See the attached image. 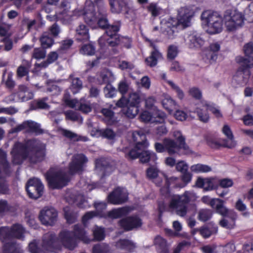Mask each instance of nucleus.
Segmentation results:
<instances>
[{"instance_id":"obj_1","label":"nucleus","mask_w":253,"mask_h":253,"mask_svg":"<svg viewBox=\"0 0 253 253\" xmlns=\"http://www.w3.org/2000/svg\"><path fill=\"white\" fill-rule=\"evenodd\" d=\"M79 241L88 243L91 240L81 225H75L73 232L63 230L60 233L58 238L55 237L54 233L45 234L40 247H38L37 242L34 240L29 244V249L31 253H48L54 252L55 247L61 243L65 248L72 250L77 246Z\"/></svg>"},{"instance_id":"obj_2","label":"nucleus","mask_w":253,"mask_h":253,"mask_svg":"<svg viewBox=\"0 0 253 253\" xmlns=\"http://www.w3.org/2000/svg\"><path fill=\"white\" fill-rule=\"evenodd\" d=\"M87 161V158L84 154H77L72 158L68 174L62 168H51L45 175L49 186L53 189H59L66 186L70 180L69 175L81 172Z\"/></svg>"},{"instance_id":"obj_3","label":"nucleus","mask_w":253,"mask_h":253,"mask_svg":"<svg viewBox=\"0 0 253 253\" xmlns=\"http://www.w3.org/2000/svg\"><path fill=\"white\" fill-rule=\"evenodd\" d=\"M44 145L38 140H28L25 144L16 142L11 152L12 162L15 165H19L26 158L32 163L40 161L44 156Z\"/></svg>"},{"instance_id":"obj_4","label":"nucleus","mask_w":253,"mask_h":253,"mask_svg":"<svg viewBox=\"0 0 253 253\" xmlns=\"http://www.w3.org/2000/svg\"><path fill=\"white\" fill-rule=\"evenodd\" d=\"M135 146L131 149L127 155V157L134 159L139 157L142 163H147L149 161L155 162L157 156L155 153L145 149L149 146L145 134L142 131H134L131 134Z\"/></svg>"},{"instance_id":"obj_5","label":"nucleus","mask_w":253,"mask_h":253,"mask_svg":"<svg viewBox=\"0 0 253 253\" xmlns=\"http://www.w3.org/2000/svg\"><path fill=\"white\" fill-rule=\"evenodd\" d=\"M98 26L102 28H106V33L101 36L98 40V42L101 47L109 45L114 46L120 42L119 36L117 32L120 28V23L119 22L114 25H109L107 20L105 18L97 19Z\"/></svg>"},{"instance_id":"obj_6","label":"nucleus","mask_w":253,"mask_h":253,"mask_svg":"<svg viewBox=\"0 0 253 253\" xmlns=\"http://www.w3.org/2000/svg\"><path fill=\"white\" fill-rule=\"evenodd\" d=\"M198 197L192 191H186L182 195H174L172 196L169 207L176 213L181 216H185L187 213L186 204L196 201Z\"/></svg>"},{"instance_id":"obj_7","label":"nucleus","mask_w":253,"mask_h":253,"mask_svg":"<svg viewBox=\"0 0 253 253\" xmlns=\"http://www.w3.org/2000/svg\"><path fill=\"white\" fill-rule=\"evenodd\" d=\"M201 19L203 23L207 26L206 31L208 33L215 34L222 31L223 19L217 12L205 11L201 15Z\"/></svg>"},{"instance_id":"obj_8","label":"nucleus","mask_w":253,"mask_h":253,"mask_svg":"<svg viewBox=\"0 0 253 253\" xmlns=\"http://www.w3.org/2000/svg\"><path fill=\"white\" fill-rule=\"evenodd\" d=\"M194 15V11L191 7H185L181 8L178 11L177 22L173 25L172 27L169 26V23H168L167 33L169 39L173 38V34L177 26H181L183 28H186L190 25L191 18Z\"/></svg>"},{"instance_id":"obj_9","label":"nucleus","mask_w":253,"mask_h":253,"mask_svg":"<svg viewBox=\"0 0 253 253\" xmlns=\"http://www.w3.org/2000/svg\"><path fill=\"white\" fill-rule=\"evenodd\" d=\"M244 20V14L236 9L227 10L223 17V22L228 31H234L242 27Z\"/></svg>"},{"instance_id":"obj_10","label":"nucleus","mask_w":253,"mask_h":253,"mask_svg":"<svg viewBox=\"0 0 253 253\" xmlns=\"http://www.w3.org/2000/svg\"><path fill=\"white\" fill-rule=\"evenodd\" d=\"M43 190V185L38 178H32L27 183L26 190L31 198L37 199L41 197Z\"/></svg>"},{"instance_id":"obj_11","label":"nucleus","mask_w":253,"mask_h":253,"mask_svg":"<svg viewBox=\"0 0 253 253\" xmlns=\"http://www.w3.org/2000/svg\"><path fill=\"white\" fill-rule=\"evenodd\" d=\"M70 94L66 92L63 98V100L69 107L79 110L84 113H87L91 111V108L89 104L85 103L84 98L80 101L77 99H71Z\"/></svg>"},{"instance_id":"obj_12","label":"nucleus","mask_w":253,"mask_h":253,"mask_svg":"<svg viewBox=\"0 0 253 253\" xmlns=\"http://www.w3.org/2000/svg\"><path fill=\"white\" fill-rule=\"evenodd\" d=\"M80 15H83L85 21L91 26H93L97 21V17L94 11L93 3L90 1H86L84 7L79 11Z\"/></svg>"},{"instance_id":"obj_13","label":"nucleus","mask_w":253,"mask_h":253,"mask_svg":"<svg viewBox=\"0 0 253 253\" xmlns=\"http://www.w3.org/2000/svg\"><path fill=\"white\" fill-rule=\"evenodd\" d=\"M245 57L241 56L236 58L237 62L240 64L241 66L246 68H252L253 67V44L249 43L246 44L244 47Z\"/></svg>"},{"instance_id":"obj_14","label":"nucleus","mask_w":253,"mask_h":253,"mask_svg":"<svg viewBox=\"0 0 253 253\" xmlns=\"http://www.w3.org/2000/svg\"><path fill=\"white\" fill-rule=\"evenodd\" d=\"M128 193L125 188L118 187L108 196V202L113 205H120L127 200Z\"/></svg>"},{"instance_id":"obj_15","label":"nucleus","mask_w":253,"mask_h":253,"mask_svg":"<svg viewBox=\"0 0 253 253\" xmlns=\"http://www.w3.org/2000/svg\"><path fill=\"white\" fill-rule=\"evenodd\" d=\"M57 217V211L53 208H45L40 212L39 218L44 225H52Z\"/></svg>"},{"instance_id":"obj_16","label":"nucleus","mask_w":253,"mask_h":253,"mask_svg":"<svg viewBox=\"0 0 253 253\" xmlns=\"http://www.w3.org/2000/svg\"><path fill=\"white\" fill-rule=\"evenodd\" d=\"M24 130L27 132H34L37 134L42 132L40 125L33 121H27L18 125L12 129V132H17Z\"/></svg>"},{"instance_id":"obj_17","label":"nucleus","mask_w":253,"mask_h":253,"mask_svg":"<svg viewBox=\"0 0 253 253\" xmlns=\"http://www.w3.org/2000/svg\"><path fill=\"white\" fill-rule=\"evenodd\" d=\"M94 207L96 211H91L86 212L82 218L84 223H85L88 220L98 215L102 217H106L107 213L103 212V211L106 208V204L103 202L95 203Z\"/></svg>"},{"instance_id":"obj_18","label":"nucleus","mask_w":253,"mask_h":253,"mask_svg":"<svg viewBox=\"0 0 253 253\" xmlns=\"http://www.w3.org/2000/svg\"><path fill=\"white\" fill-rule=\"evenodd\" d=\"M218 183V180L214 177L203 178L199 177L196 181V186L202 188L205 191H211L215 188Z\"/></svg>"},{"instance_id":"obj_19","label":"nucleus","mask_w":253,"mask_h":253,"mask_svg":"<svg viewBox=\"0 0 253 253\" xmlns=\"http://www.w3.org/2000/svg\"><path fill=\"white\" fill-rule=\"evenodd\" d=\"M211 206L215 209L217 213L222 216H230L234 215L235 216L236 213L229 210L223 205V201L219 199L214 198L211 203Z\"/></svg>"},{"instance_id":"obj_20","label":"nucleus","mask_w":253,"mask_h":253,"mask_svg":"<svg viewBox=\"0 0 253 253\" xmlns=\"http://www.w3.org/2000/svg\"><path fill=\"white\" fill-rule=\"evenodd\" d=\"M141 220L137 216H129L120 221V226L126 230H130L141 225Z\"/></svg>"},{"instance_id":"obj_21","label":"nucleus","mask_w":253,"mask_h":253,"mask_svg":"<svg viewBox=\"0 0 253 253\" xmlns=\"http://www.w3.org/2000/svg\"><path fill=\"white\" fill-rule=\"evenodd\" d=\"M150 46L152 47L153 50L152 51L151 55L145 59L147 65L150 67H154L157 64L159 60L162 59L163 56L161 53L158 50L157 46L152 41L148 40Z\"/></svg>"},{"instance_id":"obj_22","label":"nucleus","mask_w":253,"mask_h":253,"mask_svg":"<svg viewBox=\"0 0 253 253\" xmlns=\"http://www.w3.org/2000/svg\"><path fill=\"white\" fill-rule=\"evenodd\" d=\"M209 106V103L207 101L202 100L195 111L199 120L203 123H207L209 120L210 118L208 113Z\"/></svg>"},{"instance_id":"obj_23","label":"nucleus","mask_w":253,"mask_h":253,"mask_svg":"<svg viewBox=\"0 0 253 253\" xmlns=\"http://www.w3.org/2000/svg\"><path fill=\"white\" fill-rule=\"evenodd\" d=\"M164 145L165 146L166 151L169 155L179 154L180 150L183 149V145L181 143H176L173 140L169 138L164 139Z\"/></svg>"},{"instance_id":"obj_24","label":"nucleus","mask_w":253,"mask_h":253,"mask_svg":"<svg viewBox=\"0 0 253 253\" xmlns=\"http://www.w3.org/2000/svg\"><path fill=\"white\" fill-rule=\"evenodd\" d=\"M241 69H239L234 77V80L238 82L239 84H246L249 79L250 76V72L248 69L249 68L244 67L241 66Z\"/></svg>"},{"instance_id":"obj_25","label":"nucleus","mask_w":253,"mask_h":253,"mask_svg":"<svg viewBox=\"0 0 253 253\" xmlns=\"http://www.w3.org/2000/svg\"><path fill=\"white\" fill-rule=\"evenodd\" d=\"M222 132L228 139L224 142V146L228 148L235 147L236 142L234 139V135L230 127L228 125L225 124L222 128Z\"/></svg>"},{"instance_id":"obj_26","label":"nucleus","mask_w":253,"mask_h":253,"mask_svg":"<svg viewBox=\"0 0 253 253\" xmlns=\"http://www.w3.org/2000/svg\"><path fill=\"white\" fill-rule=\"evenodd\" d=\"M111 10L113 13H120L124 10L128 13V6L123 0H109Z\"/></svg>"},{"instance_id":"obj_27","label":"nucleus","mask_w":253,"mask_h":253,"mask_svg":"<svg viewBox=\"0 0 253 253\" xmlns=\"http://www.w3.org/2000/svg\"><path fill=\"white\" fill-rule=\"evenodd\" d=\"M12 238V236L11 234V229L10 228L7 226H3L0 228V240L4 243H5L3 246V250L4 253H7V252L10 250V249H8V243L7 242L10 241Z\"/></svg>"},{"instance_id":"obj_28","label":"nucleus","mask_w":253,"mask_h":253,"mask_svg":"<svg viewBox=\"0 0 253 253\" xmlns=\"http://www.w3.org/2000/svg\"><path fill=\"white\" fill-rule=\"evenodd\" d=\"M187 44L191 48H198L204 43V40L198 34L193 33L190 34L186 40Z\"/></svg>"},{"instance_id":"obj_29","label":"nucleus","mask_w":253,"mask_h":253,"mask_svg":"<svg viewBox=\"0 0 253 253\" xmlns=\"http://www.w3.org/2000/svg\"><path fill=\"white\" fill-rule=\"evenodd\" d=\"M132 209L128 207L115 209L107 213L106 217L118 218L128 214Z\"/></svg>"},{"instance_id":"obj_30","label":"nucleus","mask_w":253,"mask_h":253,"mask_svg":"<svg viewBox=\"0 0 253 253\" xmlns=\"http://www.w3.org/2000/svg\"><path fill=\"white\" fill-rule=\"evenodd\" d=\"M76 39L81 42L87 41L89 39L88 29L84 25H80L76 29Z\"/></svg>"},{"instance_id":"obj_31","label":"nucleus","mask_w":253,"mask_h":253,"mask_svg":"<svg viewBox=\"0 0 253 253\" xmlns=\"http://www.w3.org/2000/svg\"><path fill=\"white\" fill-rule=\"evenodd\" d=\"M147 176L149 179L153 180L157 185L161 186L163 177L162 175L161 176L160 175L157 168L154 167L149 168L147 170Z\"/></svg>"},{"instance_id":"obj_32","label":"nucleus","mask_w":253,"mask_h":253,"mask_svg":"<svg viewBox=\"0 0 253 253\" xmlns=\"http://www.w3.org/2000/svg\"><path fill=\"white\" fill-rule=\"evenodd\" d=\"M11 234L12 238L23 240L26 230L20 224H14L11 227Z\"/></svg>"},{"instance_id":"obj_33","label":"nucleus","mask_w":253,"mask_h":253,"mask_svg":"<svg viewBox=\"0 0 253 253\" xmlns=\"http://www.w3.org/2000/svg\"><path fill=\"white\" fill-rule=\"evenodd\" d=\"M116 248L120 250L132 251L136 247L135 244L128 240H120L116 243Z\"/></svg>"},{"instance_id":"obj_34","label":"nucleus","mask_w":253,"mask_h":253,"mask_svg":"<svg viewBox=\"0 0 253 253\" xmlns=\"http://www.w3.org/2000/svg\"><path fill=\"white\" fill-rule=\"evenodd\" d=\"M163 107L167 110L169 114L172 112L173 108L176 105L175 101L169 95H164L162 101Z\"/></svg>"},{"instance_id":"obj_35","label":"nucleus","mask_w":253,"mask_h":253,"mask_svg":"<svg viewBox=\"0 0 253 253\" xmlns=\"http://www.w3.org/2000/svg\"><path fill=\"white\" fill-rule=\"evenodd\" d=\"M152 114V123H164L167 118L166 114L157 108H154Z\"/></svg>"},{"instance_id":"obj_36","label":"nucleus","mask_w":253,"mask_h":253,"mask_svg":"<svg viewBox=\"0 0 253 253\" xmlns=\"http://www.w3.org/2000/svg\"><path fill=\"white\" fill-rule=\"evenodd\" d=\"M220 45L219 43L214 42L211 43L209 47V53L207 55L210 60L214 61L217 58L216 53L220 50Z\"/></svg>"},{"instance_id":"obj_37","label":"nucleus","mask_w":253,"mask_h":253,"mask_svg":"<svg viewBox=\"0 0 253 253\" xmlns=\"http://www.w3.org/2000/svg\"><path fill=\"white\" fill-rule=\"evenodd\" d=\"M19 89L18 95L22 101H27L33 98V93L29 91L26 86L24 85H19Z\"/></svg>"},{"instance_id":"obj_38","label":"nucleus","mask_w":253,"mask_h":253,"mask_svg":"<svg viewBox=\"0 0 253 253\" xmlns=\"http://www.w3.org/2000/svg\"><path fill=\"white\" fill-rule=\"evenodd\" d=\"M61 133L64 136L74 141L82 140L84 141H86L87 140V138L86 137L81 136L78 135L76 133L67 129H61Z\"/></svg>"},{"instance_id":"obj_39","label":"nucleus","mask_w":253,"mask_h":253,"mask_svg":"<svg viewBox=\"0 0 253 253\" xmlns=\"http://www.w3.org/2000/svg\"><path fill=\"white\" fill-rule=\"evenodd\" d=\"M173 136L177 140V143H182L183 145V150L184 151V154H188L191 152L189 147L186 144L185 138L182 135L180 131L175 130L173 132Z\"/></svg>"},{"instance_id":"obj_40","label":"nucleus","mask_w":253,"mask_h":253,"mask_svg":"<svg viewBox=\"0 0 253 253\" xmlns=\"http://www.w3.org/2000/svg\"><path fill=\"white\" fill-rule=\"evenodd\" d=\"M217 232V227L215 225H212L211 227L205 226L199 230L200 234L205 238H209L212 234L216 233Z\"/></svg>"},{"instance_id":"obj_41","label":"nucleus","mask_w":253,"mask_h":253,"mask_svg":"<svg viewBox=\"0 0 253 253\" xmlns=\"http://www.w3.org/2000/svg\"><path fill=\"white\" fill-rule=\"evenodd\" d=\"M92 253H111L108 245L105 243H98L94 245Z\"/></svg>"},{"instance_id":"obj_42","label":"nucleus","mask_w":253,"mask_h":253,"mask_svg":"<svg viewBox=\"0 0 253 253\" xmlns=\"http://www.w3.org/2000/svg\"><path fill=\"white\" fill-rule=\"evenodd\" d=\"M123 111L127 117L133 118L138 112V106L128 104L126 108L123 109Z\"/></svg>"},{"instance_id":"obj_43","label":"nucleus","mask_w":253,"mask_h":253,"mask_svg":"<svg viewBox=\"0 0 253 253\" xmlns=\"http://www.w3.org/2000/svg\"><path fill=\"white\" fill-rule=\"evenodd\" d=\"M65 217L69 223L74 222L78 216L77 212L73 211L69 207L64 209Z\"/></svg>"},{"instance_id":"obj_44","label":"nucleus","mask_w":253,"mask_h":253,"mask_svg":"<svg viewBox=\"0 0 253 253\" xmlns=\"http://www.w3.org/2000/svg\"><path fill=\"white\" fill-rule=\"evenodd\" d=\"M231 216L229 219H223L219 222L221 226L227 229H232L235 225V219L237 217L236 214L235 216L234 215H230Z\"/></svg>"},{"instance_id":"obj_45","label":"nucleus","mask_w":253,"mask_h":253,"mask_svg":"<svg viewBox=\"0 0 253 253\" xmlns=\"http://www.w3.org/2000/svg\"><path fill=\"white\" fill-rule=\"evenodd\" d=\"M82 88V82L78 78L71 79L70 88L74 94L78 93Z\"/></svg>"},{"instance_id":"obj_46","label":"nucleus","mask_w":253,"mask_h":253,"mask_svg":"<svg viewBox=\"0 0 253 253\" xmlns=\"http://www.w3.org/2000/svg\"><path fill=\"white\" fill-rule=\"evenodd\" d=\"M212 211L209 209H201L198 212V219L200 221L205 222L209 220L212 216Z\"/></svg>"},{"instance_id":"obj_47","label":"nucleus","mask_w":253,"mask_h":253,"mask_svg":"<svg viewBox=\"0 0 253 253\" xmlns=\"http://www.w3.org/2000/svg\"><path fill=\"white\" fill-rule=\"evenodd\" d=\"M94 238L96 241H101L105 237V231L104 228L97 226H95L92 229Z\"/></svg>"},{"instance_id":"obj_48","label":"nucleus","mask_w":253,"mask_h":253,"mask_svg":"<svg viewBox=\"0 0 253 253\" xmlns=\"http://www.w3.org/2000/svg\"><path fill=\"white\" fill-rule=\"evenodd\" d=\"M191 169L192 171L197 173L208 172L211 170V169L210 166L200 164L193 165L191 167Z\"/></svg>"},{"instance_id":"obj_49","label":"nucleus","mask_w":253,"mask_h":253,"mask_svg":"<svg viewBox=\"0 0 253 253\" xmlns=\"http://www.w3.org/2000/svg\"><path fill=\"white\" fill-rule=\"evenodd\" d=\"M95 49L94 46L91 44H87L83 45L81 49L80 53L84 55H92L94 54Z\"/></svg>"},{"instance_id":"obj_50","label":"nucleus","mask_w":253,"mask_h":253,"mask_svg":"<svg viewBox=\"0 0 253 253\" xmlns=\"http://www.w3.org/2000/svg\"><path fill=\"white\" fill-rule=\"evenodd\" d=\"M166 81L171 88L176 92L178 98L182 99L184 97V94L180 87L171 80H166Z\"/></svg>"},{"instance_id":"obj_51","label":"nucleus","mask_w":253,"mask_h":253,"mask_svg":"<svg viewBox=\"0 0 253 253\" xmlns=\"http://www.w3.org/2000/svg\"><path fill=\"white\" fill-rule=\"evenodd\" d=\"M41 45L43 48L50 47L53 44V40L44 33L40 39Z\"/></svg>"},{"instance_id":"obj_52","label":"nucleus","mask_w":253,"mask_h":253,"mask_svg":"<svg viewBox=\"0 0 253 253\" xmlns=\"http://www.w3.org/2000/svg\"><path fill=\"white\" fill-rule=\"evenodd\" d=\"M105 161L103 159L97 160L95 162V168L97 172H102L104 175L109 167L104 164Z\"/></svg>"},{"instance_id":"obj_53","label":"nucleus","mask_w":253,"mask_h":253,"mask_svg":"<svg viewBox=\"0 0 253 253\" xmlns=\"http://www.w3.org/2000/svg\"><path fill=\"white\" fill-rule=\"evenodd\" d=\"M236 250V247L233 243H228L224 246L218 247V251L222 253H233Z\"/></svg>"},{"instance_id":"obj_54","label":"nucleus","mask_w":253,"mask_h":253,"mask_svg":"<svg viewBox=\"0 0 253 253\" xmlns=\"http://www.w3.org/2000/svg\"><path fill=\"white\" fill-rule=\"evenodd\" d=\"M46 51L41 48H35L32 53V58L37 60L43 59L46 56Z\"/></svg>"},{"instance_id":"obj_55","label":"nucleus","mask_w":253,"mask_h":253,"mask_svg":"<svg viewBox=\"0 0 253 253\" xmlns=\"http://www.w3.org/2000/svg\"><path fill=\"white\" fill-rule=\"evenodd\" d=\"M105 96L107 98L114 97L116 93L117 90L111 84H107L104 89Z\"/></svg>"},{"instance_id":"obj_56","label":"nucleus","mask_w":253,"mask_h":253,"mask_svg":"<svg viewBox=\"0 0 253 253\" xmlns=\"http://www.w3.org/2000/svg\"><path fill=\"white\" fill-rule=\"evenodd\" d=\"M178 53V47L175 45H170L168 46L167 57L169 59H173L176 57Z\"/></svg>"},{"instance_id":"obj_57","label":"nucleus","mask_w":253,"mask_h":253,"mask_svg":"<svg viewBox=\"0 0 253 253\" xmlns=\"http://www.w3.org/2000/svg\"><path fill=\"white\" fill-rule=\"evenodd\" d=\"M236 209L240 211L243 212V216L245 217H248L250 215V212L246 211L247 206L243 202V201L241 199H239L235 205Z\"/></svg>"},{"instance_id":"obj_58","label":"nucleus","mask_w":253,"mask_h":253,"mask_svg":"<svg viewBox=\"0 0 253 253\" xmlns=\"http://www.w3.org/2000/svg\"><path fill=\"white\" fill-rule=\"evenodd\" d=\"M154 244L157 247L163 250V253H167L165 249L167 246L166 241L160 236H157L155 238Z\"/></svg>"},{"instance_id":"obj_59","label":"nucleus","mask_w":253,"mask_h":253,"mask_svg":"<svg viewBox=\"0 0 253 253\" xmlns=\"http://www.w3.org/2000/svg\"><path fill=\"white\" fill-rule=\"evenodd\" d=\"M140 102V98L139 94L136 92H133L129 94L128 99V104L138 106Z\"/></svg>"},{"instance_id":"obj_60","label":"nucleus","mask_w":253,"mask_h":253,"mask_svg":"<svg viewBox=\"0 0 253 253\" xmlns=\"http://www.w3.org/2000/svg\"><path fill=\"white\" fill-rule=\"evenodd\" d=\"M189 95L196 99H201L202 97V92L198 87H192L188 90Z\"/></svg>"},{"instance_id":"obj_61","label":"nucleus","mask_w":253,"mask_h":253,"mask_svg":"<svg viewBox=\"0 0 253 253\" xmlns=\"http://www.w3.org/2000/svg\"><path fill=\"white\" fill-rule=\"evenodd\" d=\"M252 252H253V240L244 244L242 249L237 251V253H251Z\"/></svg>"},{"instance_id":"obj_62","label":"nucleus","mask_w":253,"mask_h":253,"mask_svg":"<svg viewBox=\"0 0 253 253\" xmlns=\"http://www.w3.org/2000/svg\"><path fill=\"white\" fill-rule=\"evenodd\" d=\"M97 132L99 133L103 137L108 139H112L115 136V133L111 129L107 128L99 131L97 130Z\"/></svg>"},{"instance_id":"obj_63","label":"nucleus","mask_w":253,"mask_h":253,"mask_svg":"<svg viewBox=\"0 0 253 253\" xmlns=\"http://www.w3.org/2000/svg\"><path fill=\"white\" fill-rule=\"evenodd\" d=\"M148 10L151 13L153 16H156L160 14L161 8L159 7L156 3H151L147 6Z\"/></svg>"},{"instance_id":"obj_64","label":"nucleus","mask_w":253,"mask_h":253,"mask_svg":"<svg viewBox=\"0 0 253 253\" xmlns=\"http://www.w3.org/2000/svg\"><path fill=\"white\" fill-rule=\"evenodd\" d=\"M102 113L104 115L108 124H111L113 122L114 113L109 109H103Z\"/></svg>"}]
</instances>
